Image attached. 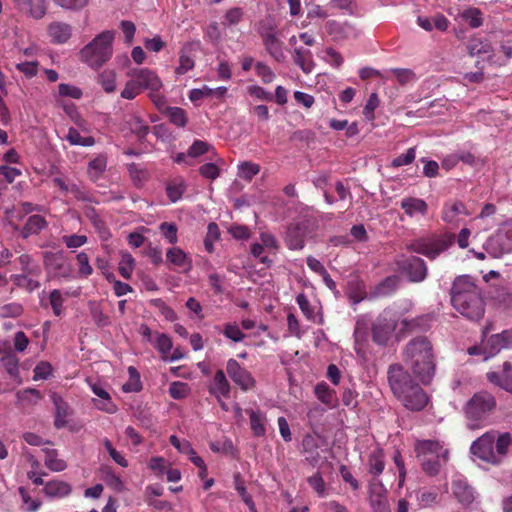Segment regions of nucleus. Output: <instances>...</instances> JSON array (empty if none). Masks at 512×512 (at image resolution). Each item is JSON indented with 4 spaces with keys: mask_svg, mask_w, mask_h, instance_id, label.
<instances>
[{
    "mask_svg": "<svg viewBox=\"0 0 512 512\" xmlns=\"http://www.w3.org/2000/svg\"><path fill=\"white\" fill-rule=\"evenodd\" d=\"M134 265L135 260L132 255L129 253H123L121 255V260L118 267L120 275L125 279H129L131 277Z\"/></svg>",
    "mask_w": 512,
    "mask_h": 512,
    "instance_id": "3c124183",
    "label": "nucleus"
},
{
    "mask_svg": "<svg viewBox=\"0 0 512 512\" xmlns=\"http://www.w3.org/2000/svg\"><path fill=\"white\" fill-rule=\"evenodd\" d=\"M404 365L420 383L428 385L436 373V357L432 342L426 336H416L404 346L402 353Z\"/></svg>",
    "mask_w": 512,
    "mask_h": 512,
    "instance_id": "f03ea898",
    "label": "nucleus"
},
{
    "mask_svg": "<svg viewBox=\"0 0 512 512\" xmlns=\"http://www.w3.org/2000/svg\"><path fill=\"white\" fill-rule=\"evenodd\" d=\"M257 32L262 39V42L267 38L274 37L277 35L276 26L272 21L262 20L258 24Z\"/></svg>",
    "mask_w": 512,
    "mask_h": 512,
    "instance_id": "680f3d73",
    "label": "nucleus"
},
{
    "mask_svg": "<svg viewBox=\"0 0 512 512\" xmlns=\"http://www.w3.org/2000/svg\"><path fill=\"white\" fill-rule=\"evenodd\" d=\"M512 438L510 433L505 432L498 434L496 431V439L494 443V454L500 456V463L503 461L504 457L508 454L509 447L511 445Z\"/></svg>",
    "mask_w": 512,
    "mask_h": 512,
    "instance_id": "e433bc0d",
    "label": "nucleus"
},
{
    "mask_svg": "<svg viewBox=\"0 0 512 512\" xmlns=\"http://www.w3.org/2000/svg\"><path fill=\"white\" fill-rule=\"evenodd\" d=\"M325 28L335 41L357 38L360 35V30L349 22L340 23L336 20H329L326 22Z\"/></svg>",
    "mask_w": 512,
    "mask_h": 512,
    "instance_id": "f8f14e48",
    "label": "nucleus"
},
{
    "mask_svg": "<svg viewBox=\"0 0 512 512\" xmlns=\"http://www.w3.org/2000/svg\"><path fill=\"white\" fill-rule=\"evenodd\" d=\"M454 242L453 235L429 236L414 240L406 245L410 252L422 254L430 260L436 259L446 251Z\"/></svg>",
    "mask_w": 512,
    "mask_h": 512,
    "instance_id": "423d86ee",
    "label": "nucleus"
},
{
    "mask_svg": "<svg viewBox=\"0 0 512 512\" xmlns=\"http://www.w3.org/2000/svg\"><path fill=\"white\" fill-rule=\"evenodd\" d=\"M260 171V166L256 163L245 161L238 166L239 178L251 181L252 178L257 175Z\"/></svg>",
    "mask_w": 512,
    "mask_h": 512,
    "instance_id": "09e8293b",
    "label": "nucleus"
},
{
    "mask_svg": "<svg viewBox=\"0 0 512 512\" xmlns=\"http://www.w3.org/2000/svg\"><path fill=\"white\" fill-rule=\"evenodd\" d=\"M467 209L461 201H455L451 204L445 205L443 209L442 219L446 223L455 224L458 221L459 215H467Z\"/></svg>",
    "mask_w": 512,
    "mask_h": 512,
    "instance_id": "c85d7f7f",
    "label": "nucleus"
},
{
    "mask_svg": "<svg viewBox=\"0 0 512 512\" xmlns=\"http://www.w3.org/2000/svg\"><path fill=\"white\" fill-rule=\"evenodd\" d=\"M495 439V430L484 433L482 436L472 442L470 447L471 453L487 463L493 465L500 464V456L494 454Z\"/></svg>",
    "mask_w": 512,
    "mask_h": 512,
    "instance_id": "1a4fd4ad",
    "label": "nucleus"
},
{
    "mask_svg": "<svg viewBox=\"0 0 512 512\" xmlns=\"http://www.w3.org/2000/svg\"><path fill=\"white\" fill-rule=\"evenodd\" d=\"M209 392L217 398H220V397L228 398L229 397L230 384H229L223 370L219 369L215 373L213 382L209 388Z\"/></svg>",
    "mask_w": 512,
    "mask_h": 512,
    "instance_id": "b1692460",
    "label": "nucleus"
},
{
    "mask_svg": "<svg viewBox=\"0 0 512 512\" xmlns=\"http://www.w3.org/2000/svg\"><path fill=\"white\" fill-rule=\"evenodd\" d=\"M1 363L11 377L19 375V360L13 354H7L1 358Z\"/></svg>",
    "mask_w": 512,
    "mask_h": 512,
    "instance_id": "603ef678",
    "label": "nucleus"
},
{
    "mask_svg": "<svg viewBox=\"0 0 512 512\" xmlns=\"http://www.w3.org/2000/svg\"><path fill=\"white\" fill-rule=\"evenodd\" d=\"M47 32L52 43L64 44L72 35V27L68 23L55 21L48 25Z\"/></svg>",
    "mask_w": 512,
    "mask_h": 512,
    "instance_id": "6ab92c4d",
    "label": "nucleus"
},
{
    "mask_svg": "<svg viewBox=\"0 0 512 512\" xmlns=\"http://www.w3.org/2000/svg\"><path fill=\"white\" fill-rule=\"evenodd\" d=\"M316 221L304 219L288 226L285 234V243L290 250H301L305 246V238L316 229Z\"/></svg>",
    "mask_w": 512,
    "mask_h": 512,
    "instance_id": "6e6552de",
    "label": "nucleus"
},
{
    "mask_svg": "<svg viewBox=\"0 0 512 512\" xmlns=\"http://www.w3.org/2000/svg\"><path fill=\"white\" fill-rule=\"evenodd\" d=\"M461 16L471 28H478L483 24L482 12L478 8H469Z\"/></svg>",
    "mask_w": 512,
    "mask_h": 512,
    "instance_id": "8fccbe9b",
    "label": "nucleus"
},
{
    "mask_svg": "<svg viewBox=\"0 0 512 512\" xmlns=\"http://www.w3.org/2000/svg\"><path fill=\"white\" fill-rule=\"evenodd\" d=\"M16 8L34 19H41L46 14L45 0H12Z\"/></svg>",
    "mask_w": 512,
    "mask_h": 512,
    "instance_id": "a211bd4d",
    "label": "nucleus"
},
{
    "mask_svg": "<svg viewBox=\"0 0 512 512\" xmlns=\"http://www.w3.org/2000/svg\"><path fill=\"white\" fill-rule=\"evenodd\" d=\"M150 304L159 309L160 313L164 316V318L168 321H175L177 319V315L173 309H171L162 299L156 298L150 301Z\"/></svg>",
    "mask_w": 512,
    "mask_h": 512,
    "instance_id": "052dcab7",
    "label": "nucleus"
},
{
    "mask_svg": "<svg viewBox=\"0 0 512 512\" xmlns=\"http://www.w3.org/2000/svg\"><path fill=\"white\" fill-rule=\"evenodd\" d=\"M430 315H419L412 319L404 318L400 321L399 334L407 335L414 332L427 331L430 328Z\"/></svg>",
    "mask_w": 512,
    "mask_h": 512,
    "instance_id": "dca6fc26",
    "label": "nucleus"
},
{
    "mask_svg": "<svg viewBox=\"0 0 512 512\" xmlns=\"http://www.w3.org/2000/svg\"><path fill=\"white\" fill-rule=\"evenodd\" d=\"M16 397L21 403L35 404L41 398V394L34 388H28L18 391Z\"/></svg>",
    "mask_w": 512,
    "mask_h": 512,
    "instance_id": "4d7b16f0",
    "label": "nucleus"
},
{
    "mask_svg": "<svg viewBox=\"0 0 512 512\" xmlns=\"http://www.w3.org/2000/svg\"><path fill=\"white\" fill-rule=\"evenodd\" d=\"M50 305L55 316H60L63 313L64 298L60 290L54 289L49 295Z\"/></svg>",
    "mask_w": 512,
    "mask_h": 512,
    "instance_id": "bf43d9fd",
    "label": "nucleus"
},
{
    "mask_svg": "<svg viewBox=\"0 0 512 512\" xmlns=\"http://www.w3.org/2000/svg\"><path fill=\"white\" fill-rule=\"evenodd\" d=\"M223 334L233 342H241L245 338V334L235 323H227L224 327Z\"/></svg>",
    "mask_w": 512,
    "mask_h": 512,
    "instance_id": "338daca9",
    "label": "nucleus"
},
{
    "mask_svg": "<svg viewBox=\"0 0 512 512\" xmlns=\"http://www.w3.org/2000/svg\"><path fill=\"white\" fill-rule=\"evenodd\" d=\"M114 37V31H103L81 49V59L93 68L101 67L112 56Z\"/></svg>",
    "mask_w": 512,
    "mask_h": 512,
    "instance_id": "20e7f679",
    "label": "nucleus"
},
{
    "mask_svg": "<svg viewBox=\"0 0 512 512\" xmlns=\"http://www.w3.org/2000/svg\"><path fill=\"white\" fill-rule=\"evenodd\" d=\"M512 346V329L504 330L501 333L491 335L486 342V349L489 355L485 357L487 360L490 356L499 353L502 349Z\"/></svg>",
    "mask_w": 512,
    "mask_h": 512,
    "instance_id": "2eb2a0df",
    "label": "nucleus"
},
{
    "mask_svg": "<svg viewBox=\"0 0 512 512\" xmlns=\"http://www.w3.org/2000/svg\"><path fill=\"white\" fill-rule=\"evenodd\" d=\"M417 457L448 456V450L444 449L438 441L422 440L418 441L415 446Z\"/></svg>",
    "mask_w": 512,
    "mask_h": 512,
    "instance_id": "aec40b11",
    "label": "nucleus"
},
{
    "mask_svg": "<svg viewBox=\"0 0 512 512\" xmlns=\"http://www.w3.org/2000/svg\"><path fill=\"white\" fill-rule=\"evenodd\" d=\"M486 378L494 386L512 393V360L505 361L499 371L488 372Z\"/></svg>",
    "mask_w": 512,
    "mask_h": 512,
    "instance_id": "ddd939ff",
    "label": "nucleus"
},
{
    "mask_svg": "<svg viewBox=\"0 0 512 512\" xmlns=\"http://www.w3.org/2000/svg\"><path fill=\"white\" fill-rule=\"evenodd\" d=\"M169 120L178 127H184L187 124L185 111L180 107H170L167 110Z\"/></svg>",
    "mask_w": 512,
    "mask_h": 512,
    "instance_id": "13d9d810",
    "label": "nucleus"
},
{
    "mask_svg": "<svg viewBox=\"0 0 512 512\" xmlns=\"http://www.w3.org/2000/svg\"><path fill=\"white\" fill-rule=\"evenodd\" d=\"M189 393V387L187 383L176 381L170 384L169 395L175 399H183Z\"/></svg>",
    "mask_w": 512,
    "mask_h": 512,
    "instance_id": "e2e57ef3",
    "label": "nucleus"
},
{
    "mask_svg": "<svg viewBox=\"0 0 512 512\" xmlns=\"http://www.w3.org/2000/svg\"><path fill=\"white\" fill-rule=\"evenodd\" d=\"M45 453V466L54 472H61L66 469L67 464L63 459L58 458V452L55 449H43Z\"/></svg>",
    "mask_w": 512,
    "mask_h": 512,
    "instance_id": "72a5a7b5",
    "label": "nucleus"
},
{
    "mask_svg": "<svg viewBox=\"0 0 512 512\" xmlns=\"http://www.w3.org/2000/svg\"><path fill=\"white\" fill-rule=\"evenodd\" d=\"M250 419L251 430L257 437H262L266 434V417L261 411L249 410L247 411Z\"/></svg>",
    "mask_w": 512,
    "mask_h": 512,
    "instance_id": "473e14b6",
    "label": "nucleus"
},
{
    "mask_svg": "<svg viewBox=\"0 0 512 512\" xmlns=\"http://www.w3.org/2000/svg\"><path fill=\"white\" fill-rule=\"evenodd\" d=\"M52 401L55 405L54 425L57 429H61L67 425V417L70 415V409L61 396L56 393L52 395Z\"/></svg>",
    "mask_w": 512,
    "mask_h": 512,
    "instance_id": "5701e85b",
    "label": "nucleus"
},
{
    "mask_svg": "<svg viewBox=\"0 0 512 512\" xmlns=\"http://www.w3.org/2000/svg\"><path fill=\"white\" fill-rule=\"evenodd\" d=\"M186 190L185 182L179 178L166 187V193L171 202H177Z\"/></svg>",
    "mask_w": 512,
    "mask_h": 512,
    "instance_id": "a18cd8bd",
    "label": "nucleus"
},
{
    "mask_svg": "<svg viewBox=\"0 0 512 512\" xmlns=\"http://www.w3.org/2000/svg\"><path fill=\"white\" fill-rule=\"evenodd\" d=\"M314 391L315 395L322 403L328 406H334V392L329 388V386L326 383H318L315 386Z\"/></svg>",
    "mask_w": 512,
    "mask_h": 512,
    "instance_id": "de8ad7c7",
    "label": "nucleus"
},
{
    "mask_svg": "<svg viewBox=\"0 0 512 512\" xmlns=\"http://www.w3.org/2000/svg\"><path fill=\"white\" fill-rule=\"evenodd\" d=\"M88 306L91 317L98 327H106L110 324L109 316L103 312L102 307L98 302L89 301Z\"/></svg>",
    "mask_w": 512,
    "mask_h": 512,
    "instance_id": "ea45409f",
    "label": "nucleus"
},
{
    "mask_svg": "<svg viewBox=\"0 0 512 512\" xmlns=\"http://www.w3.org/2000/svg\"><path fill=\"white\" fill-rule=\"evenodd\" d=\"M294 63L306 74L312 72L315 67L312 52L304 47H295L292 52Z\"/></svg>",
    "mask_w": 512,
    "mask_h": 512,
    "instance_id": "4be33fe9",
    "label": "nucleus"
},
{
    "mask_svg": "<svg viewBox=\"0 0 512 512\" xmlns=\"http://www.w3.org/2000/svg\"><path fill=\"white\" fill-rule=\"evenodd\" d=\"M154 346L163 355L168 354L173 347L171 338L165 333L158 332L155 333Z\"/></svg>",
    "mask_w": 512,
    "mask_h": 512,
    "instance_id": "6e6d98bb",
    "label": "nucleus"
},
{
    "mask_svg": "<svg viewBox=\"0 0 512 512\" xmlns=\"http://www.w3.org/2000/svg\"><path fill=\"white\" fill-rule=\"evenodd\" d=\"M67 140L72 145L90 146L93 145L94 139L91 137L83 138L79 131L75 128H70L67 134Z\"/></svg>",
    "mask_w": 512,
    "mask_h": 512,
    "instance_id": "69168bd1",
    "label": "nucleus"
},
{
    "mask_svg": "<svg viewBox=\"0 0 512 512\" xmlns=\"http://www.w3.org/2000/svg\"><path fill=\"white\" fill-rule=\"evenodd\" d=\"M92 391L95 395L105 400L102 405H97L100 410H103L107 413L116 412V406L111 402L109 393L103 387L94 384L92 385Z\"/></svg>",
    "mask_w": 512,
    "mask_h": 512,
    "instance_id": "c03bdc74",
    "label": "nucleus"
},
{
    "mask_svg": "<svg viewBox=\"0 0 512 512\" xmlns=\"http://www.w3.org/2000/svg\"><path fill=\"white\" fill-rule=\"evenodd\" d=\"M396 327L397 322L387 321V319L379 317L372 328L373 340L377 344L385 345Z\"/></svg>",
    "mask_w": 512,
    "mask_h": 512,
    "instance_id": "f3484780",
    "label": "nucleus"
},
{
    "mask_svg": "<svg viewBox=\"0 0 512 512\" xmlns=\"http://www.w3.org/2000/svg\"><path fill=\"white\" fill-rule=\"evenodd\" d=\"M368 471L373 476V478H377L385 468L384 461V451L381 448H376L373 450L368 456Z\"/></svg>",
    "mask_w": 512,
    "mask_h": 512,
    "instance_id": "a878e982",
    "label": "nucleus"
},
{
    "mask_svg": "<svg viewBox=\"0 0 512 512\" xmlns=\"http://www.w3.org/2000/svg\"><path fill=\"white\" fill-rule=\"evenodd\" d=\"M397 269L404 274L410 282H423L428 275L426 262L417 256L400 255L396 258Z\"/></svg>",
    "mask_w": 512,
    "mask_h": 512,
    "instance_id": "0eeeda50",
    "label": "nucleus"
},
{
    "mask_svg": "<svg viewBox=\"0 0 512 512\" xmlns=\"http://www.w3.org/2000/svg\"><path fill=\"white\" fill-rule=\"evenodd\" d=\"M47 226L46 220L40 215H32L28 218L22 235L27 238L31 234H37Z\"/></svg>",
    "mask_w": 512,
    "mask_h": 512,
    "instance_id": "58836bf2",
    "label": "nucleus"
},
{
    "mask_svg": "<svg viewBox=\"0 0 512 512\" xmlns=\"http://www.w3.org/2000/svg\"><path fill=\"white\" fill-rule=\"evenodd\" d=\"M166 258L168 262L176 267L189 270L192 267V261L187 254L179 247H172L167 250Z\"/></svg>",
    "mask_w": 512,
    "mask_h": 512,
    "instance_id": "393cba45",
    "label": "nucleus"
},
{
    "mask_svg": "<svg viewBox=\"0 0 512 512\" xmlns=\"http://www.w3.org/2000/svg\"><path fill=\"white\" fill-rule=\"evenodd\" d=\"M467 52L470 56L488 55L493 51L491 44L487 40L473 38L467 43Z\"/></svg>",
    "mask_w": 512,
    "mask_h": 512,
    "instance_id": "f704fd0d",
    "label": "nucleus"
},
{
    "mask_svg": "<svg viewBox=\"0 0 512 512\" xmlns=\"http://www.w3.org/2000/svg\"><path fill=\"white\" fill-rule=\"evenodd\" d=\"M448 460V456H435L432 457H421L420 461L422 464L423 470L429 475L438 474L440 467L445 464Z\"/></svg>",
    "mask_w": 512,
    "mask_h": 512,
    "instance_id": "4c0bfd02",
    "label": "nucleus"
},
{
    "mask_svg": "<svg viewBox=\"0 0 512 512\" xmlns=\"http://www.w3.org/2000/svg\"><path fill=\"white\" fill-rule=\"evenodd\" d=\"M226 370L232 381L243 391H247L255 387L256 381L251 373L241 367L235 359H229L227 361Z\"/></svg>",
    "mask_w": 512,
    "mask_h": 512,
    "instance_id": "9b49d317",
    "label": "nucleus"
},
{
    "mask_svg": "<svg viewBox=\"0 0 512 512\" xmlns=\"http://www.w3.org/2000/svg\"><path fill=\"white\" fill-rule=\"evenodd\" d=\"M416 158V147L409 148L404 154L395 157L391 162V167L399 168L410 165Z\"/></svg>",
    "mask_w": 512,
    "mask_h": 512,
    "instance_id": "864d4df0",
    "label": "nucleus"
},
{
    "mask_svg": "<svg viewBox=\"0 0 512 512\" xmlns=\"http://www.w3.org/2000/svg\"><path fill=\"white\" fill-rule=\"evenodd\" d=\"M128 75L137 81L141 89L158 91L162 87V83L158 76L147 68L133 69L128 73Z\"/></svg>",
    "mask_w": 512,
    "mask_h": 512,
    "instance_id": "4468645a",
    "label": "nucleus"
},
{
    "mask_svg": "<svg viewBox=\"0 0 512 512\" xmlns=\"http://www.w3.org/2000/svg\"><path fill=\"white\" fill-rule=\"evenodd\" d=\"M262 43L267 53L276 62L282 63L285 61L286 56L283 50L284 43L278 38L277 35L271 38H267V40L263 41Z\"/></svg>",
    "mask_w": 512,
    "mask_h": 512,
    "instance_id": "bb28decb",
    "label": "nucleus"
},
{
    "mask_svg": "<svg viewBox=\"0 0 512 512\" xmlns=\"http://www.w3.org/2000/svg\"><path fill=\"white\" fill-rule=\"evenodd\" d=\"M139 84L137 81L131 77V79L126 83L124 89L121 92V97L124 99L132 100L134 99L141 91Z\"/></svg>",
    "mask_w": 512,
    "mask_h": 512,
    "instance_id": "774afa93",
    "label": "nucleus"
},
{
    "mask_svg": "<svg viewBox=\"0 0 512 512\" xmlns=\"http://www.w3.org/2000/svg\"><path fill=\"white\" fill-rule=\"evenodd\" d=\"M387 379L393 395L411 411H420L428 403V396L412 377L410 370L399 363L388 367Z\"/></svg>",
    "mask_w": 512,
    "mask_h": 512,
    "instance_id": "7ed1b4c3",
    "label": "nucleus"
},
{
    "mask_svg": "<svg viewBox=\"0 0 512 512\" xmlns=\"http://www.w3.org/2000/svg\"><path fill=\"white\" fill-rule=\"evenodd\" d=\"M234 483H235V489L237 490V492L241 496V498L244 501V503L249 507V509L252 512H256V507H255V504L253 502V499L248 494V492H247V490H246V488L244 486V481L242 480L241 475L239 473L234 475Z\"/></svg>",
    "mask_w": 512,
    "mask_h": 512,
    "instance_id": "49530a36",
    "label": "nucleus"
},
{
    "mask_svg": "<svg viewBox=\"0 0 512 512\" xmlns=\"http://www.w3.org/2000/svg\"><path fill=\"white\" fill-rule=\"evenodd\" d=\"M107 166L106 159L104 157H97L93 160H91L88 164V175L89 178L96 182L99 180L103 172L105 171Z\"/></svg>",
    "mask_w": 512,
    "mask_h": 512,
    "instance_id": "79ce46f5",
    "label": "nucleus"
},
{
    "mask_svg": "<svg viewBox=\"0 0 512 512\" xmlns=\"http://www.w3.org/2000/svg\"><path fill=\"white\" fill-rule=\"evenodd\" d=\"M19 264L21 266L22 274H27L30 276H39L42 272L41 267L38 263H36L32 257L28 254H22L18 258Z\"/></svg>",
    "mask_w": 512,
    "mask_h": 512,
    "instance_id": "a19ab883",
    "label": "nucleus"
},
{
    "mask_svg": "<svg viewBox=\"0 0 512 512\" xmlns=\"http://www.w3.org/2000/svg\"><path fill=\"white\" fill-rule=\"evenodd\" d=\"M27 274H16L11 276L13 283L20 288L32 292L40 287V282L29 278Z\"/></svg>",
    "mask_w": 512,
    "mask_h": 512,
    "instance_id": "37998d69",
    "label": "nucleus"
},
{
    "mask_svg": "<svg viewBox=\"0 0 512 512\" xmlns=\"http://www.w3.org/2000/svg\"><path fill=\"white\" fill-rule=\"evenodd\" d=\"M160 231L162 232L165 239L170 244H175L178 241L177 237V226L172 222H163L159 226Z\"/></svg>",
    "mask_w": 512,
    "mask_h": 512,
    "instance_id": "0e129e2a",
    "label": "nucleus"
},
{
    "mask_svg": "<svg viewBox=\"0 0 512 512\" xmlns=\"http://www.w3.org/2000/svg\"><path fill=\"white\" fill-rule=\"evenodd\" d=\"M53 2L64 10L76 12L84 9L89 0H53Z\"/></svg>",
    "mask_w": 512,
    "mask_h": 512,
    "instance_id": "5fc2aeb1",
    "label": "nucleus"
},
{
    "mask_svg": "<svg viewBox=\"0 0 512 512\" xmlns=\"http://www.w3.org/2000/svg\"><path fill=\"white\" fill-rule=\"evenodd\" d=\"M44 492L49 497H64L71 493V486L64 481L52 480L45 484Z\"/></svg>",
    "mask_w": 512,
    "mask_h": 512,
    "instance_id": "7c9ffc66",
    "label": "nucleus"
},
{
    "mask_svg": "<svg viewBox=\"0 0 512 512\" xmlns=\"http://www.w3.org/2000/svg\"><path fill=\"white\" fill-rule=\"evenodd\" d=\"M43 262L49 276L53 278L70 277L72 269L63 253L47 251L44 253Z\"/></svg>",
    "mask_w": 512,
    "mask_h": 512,
    "instance_id": "9d476101",
    "label": "nucleus"
},
{
    "mask_svg": "<svg viewBox=\"0 0 512 512\" xmlns=\"http://www.w3.org/2000/svg\"><path fill=\"white\" fill-rule=\"evenodd\" d=\"M495 405L496 400L491 393L487 391L475 393L464 407L465 416L469 420L468 427L479 428V423L494 409Z\"/></svg>",
    "mask_w": 512,
    "mask_h": 512,
    "instance_id": "39448f33",
    "label": "nucleus"
},
{
    "mask_svg": "<svg viewBox=\"0 0 512 512\" xmlns=\"http://www.w3.org/2000/svg\"><path fill=\"white\" fill-rule=\"evenodd\" d=\"M399 278L397 276H388L380 282L373 292L374 297H383L392 294L398 287Z\"/></svg>",
    "mask_w": 512,
    "mask_h": 512,
    "instance_id": "c9c22d12",
    "label": "nucleus"
},
{
    "mask_svg": "<svg viewBox=\"0 0 512 512\" xmlns=\"http://www.w3.org/2000/svg\"><path fill=\"white\" fill-rule=\"evenodd\" d=\"M452 307L469 321L478 322L485 314V300L482 288L471 275L456 276L450 288Z\"/></svg>",
    "mask_w": 512,
    "mask_h": 512,
    "instance_id": "f257e3e1",
    "label": "nucleus"
},
{
    "mask_svg": "<svg viewBox=\"0 0 512 512\" xmlns=\"http://www.w3.org/2000/svg\"><path fill=\"white\" fill-rule=\"evenodd\" d=\"M348 297L352 304L356 305L366 298L365 284L359 279L348 282Z\"/></svg>",
    "mask_w": 512,
    "mask_h": 512,
    "instance_id": "2f4dec72",
    "label": "nucleus"
},
{
    "mask_svg": "<svg viewBox=\"0 0 512 512\" xmlns=\"http://www.w3.org/2000/svg\"><path fill=\"white\" fill-rule=\"evenodd\" d=\"M452 492L458 502L464 506H469L475 500L473 488L464 480H454L452 482Z\"/></svg>",
    "mask_w": 512,
    "mask_h": 512,
    "instance_id": "412c9836",
    "label": "nucleus"
},
{
    "mask_svg": "<svg viewBox=\"0 0 512 512\" xmlns=\"http://www.w3.org/2000/svg\"><path fill=\"white\" fill-rule=\"evenodd\" d=\"M401 208L404 210L405 214L412 217L416 213H420L421 215H426L427 210H428V205L422 199L408 197V198H404L401 201Z\"/></svg>",
    "mask_w": 512,
    "mask_h": 512,
    "instance_id": "cd10ccee",
    "label": "nucleus"
},
{
    "mask_svg": "<svg viewBox=\"0 0 512 512\" xmlns=\"http://www.w3.org/2000/svg\"><path fill=\"white\" fill-rule=\"evenodd\" d=\"M126 125L131 133L136 135L140 142H143L146 139V136L149 133V126L145 124L139 116H129V118L126 120Z\"/></svg>",
    "mask_w": 512,
    "mask_h": 512,
    "instance_id": "c756f323",
    "label": "nucleus"
}]
</instances>
